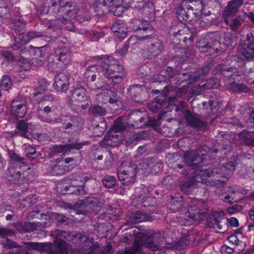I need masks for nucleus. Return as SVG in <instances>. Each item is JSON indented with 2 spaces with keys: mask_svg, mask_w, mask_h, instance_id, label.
I'll list each match as a JSON object with an SVG mask.
<instances>
[{
  "mask_svg": "<svg viewBox=\"0 0 254 254\" xmlns=\"http://www.w3.org/2000/svg\"><path fill=\"white\" fill-rule=\"evenodd\" d=\"M52 236L54 238L53 243L51 242H24L26 246L14 247L19 249L13 254H32L31 250L46 253L47 254H64V231L56 230L52 232Z\"/></svg>",
  "mask_w": 254,
  "mask_h": 254,
  "instance_id": "obj_1",
  "label": "nucleus"
},
{
  "mask_svg": "<svg viewBox=\"0 0 254 254\" xmlns=\"http://www.w3.org/2000/svg\"><path fill=\"white\" fill-rule=\"evenodd\" d=\"M8 155L12 162V166L8 169L10 179L9 180L13 184H22L27 182L29 179L24 176L25 172L21 176V167L27 166L25 159L19 156L13 150H9Z\"/></svg>",
  "mask_w": 254,
  "mask_h": 254,
  "instance_id": "obj_2",
  "label": "nucleus"
},
{
  "mask_svg": "<svg viewBox=\"0 0 254 254\" xmlns=\"http://www.w3.org/2000/svg\"><path fill=\"white\" fill-rule=\"evenodd\" d=\"M104 200L95 197L87 198L73 203L64 202V209L76 211L77 214L88 215L92 213L96 208L101 207Z\"/></svg>",
  "mask_w": 254,
  "mask_h": 254,
  "instance_id": "obj_3",
  "label": "nucleus"
},
{
  "mask_svg": "<svg viewBox=\"0 0 254 254\" xmlns=\"http://www.w3.org/2000/svg\"><path fill=\"white\" fill-rule=\"evenodd\" d=\"M127 122L129 126L135 128L151 126L155 130H157L159 125L158 121L147 117L145 113L138 110L132 111L128 114Z\"/></svg>",
  "mask_w": 254,
  "mask_h": 254,
  "instance_id": "obj_4",
  "label": "nucleus"
},
{
  "mask_svg": "<svg viewBox=\"0 0 254 254\" xmlns=\"http://www.w3.org/2000/svg\"><path fill=\"white\" fill-rule=\"evenodd\" d=\"M143 40L145 43L148 44L146 51L149 59H153L157 57L164 49L162 41L157 36L156 33L147 34L140 38Z\"/></svg>",
  "mask_w": 254,
  "mask_h": 254,
  "instance_id": "obj_5",
  "label": "nucleus"
},
{
  "mask_svg": "<svg viewBox=\"0 0 254 254\" xmlns=\"http://www.w3.org/2000/svg\"><path fill=\"white\" fill-rule=\"evenodd\" d=\"M207 146H202L198 148L195 151L187 152L184 155L186 164L194 170L202 165L203 157L207 153Z\"/></svg>",
  "mask_w": 254,
  "mask_h": 254,
  "instance_id": "obj_6",
  "label": "nucleus"
},
{
  "mask_svg": "<svg viewBox=\"0 0 254 254\" xmlns=\"http://www.w3.org/2000/svg\"><path fill=\"white\" fill-rule=\"evenodd\" d=\"M117 174L119 180L123 182V185L133 184L136 178L137 166L130 163H125L122 164Z\"/></svg>",
  "mask_w": 254,
  "mask_h": 254,
  "instance_id": "obj_7",
  "label": "nucleus"
},
{
  "mask_svg": "<svg viewBox=\"0 0 254 254\" xmlns=\"http://www.w3.org/2000/svg\"><path fill=\"white\" fill-rule=\"evenodd\" d=\"M252 68L247 72V71H240L235 66H231L230 64L227 61H223L215 67L213 72L215 74H219L226 79H233L234 76H240L243 74L251 72Z\"/></svg>",
  "mask_w": 254,
  "mask_h": 254,
  "instance_id": "obj_8",
  "label": "nucleus"
},
{
  "mask_svg": "<svg viewBox=\"0 0 254 254\" xmlns=\"http://www.w3.org/2000/svg\"><path fill=\"white\" fill-rule=\"evenodd\" d=\"M239 52L245 60L254 59V34L250 32L239 46Z\"/></svg>",
  "mask_w": 254,
  "mask_h": 254,
  "instance_id": "obj_9",
  "label": "nucleus"
},
{
  "mask_svg": "<svg viewBox=\"0 0 254 254\" xmlns=\"http://www.w3.org/2000/svg\"><path fill=\"white\" fill-rule=\"evenodd\" d=\"M27 111V100L26 98L18 95L13 99L10 104V113L15 118H23Z\"/></svg>",
  "mask_w": 254,
  "mask_h": 254,
  "instance_id": "obj_10",
  "label": "nucleus"
},
{
  "mask_svg": "<svg viewBox=\"0 0 254 254\" xmlns=\"http://www.w3.org/2000/svg\"><path fill=\"white\" fill-rule=\"evenodd\" d=\"M204 39H201L198 42L197 47L202 52L211 51V50H218L217 45L219 41L216 39L217 33L210 32L203 35Z\"/></svg>",
  "mask_w": 254,
  "mask_h": 254,
  "instance_id": "obj_11",
  "label": "nucleus"
},
{
  "mask_svg": "<svg viewBox=\"0 0 254 254\" xmlns=\"http://www.w3.org/2000/svg\"><path fill=\"white\" fill-rule=\"evenodd\" d=\"M89 70L96 71L91 75V78L87 81V85L92 90H100L105 87L106 82L101 69H99L95 66L89 67Z\"/></svg>",
  "mask_w": 254,
  "mask_h": 254,
  "instance_id": "obj_12",
  "label": "nucleus"
},
{
  "mask_svg": "<svg viewBox=\"0 0 254 254\" xmlns=\"http://www.w3.org/2000/svg\"><path fill=\"white\" fill-rule=\"evenodd\" d=\"M134 234L135 240L132 246L130 247L125 248L117 252V254H136L141 253L140 245L143 244L147 234L139 232Z\"/></svg>",
  "mask_w": 254,
  "mask_h": 254,
  "instance_id": "obj_13",
  "label": "nucleus"
},
{
  "mask_svg": "<svg viewBox=\"0 0 254 254\" xmlns=\"http://www.w3.org/2000/svg\"><path fill=\"white\" fill-rule=\"evenodd\" d=\"M183 117L188 125L194 128L202 130L207 127V123L201 120L198 114L192 113L189 110L183 111Z\"/></svg>",
  "mask_w": 254,
  "mask_h": 254,
  "instance_id": "obj_14",
  "label": "nucleus"
},
{
  "mask_svg": "<svg viewBox=\"0 0 254 254\" xmlns=\"http://www.w3.org/2000/svg\"><path fill=\"white\" fill-rule=\"evenodd\" d=\"M244 0H231L229 1L223 12L224 22L229 24L231 18L238 11Z\"/></svg>",
  "mask_w": 254,
  "mask_h": 254,
  "instance_id": "obj_15",
  "label": "nucleus"
},
{
  "mask_svg": "<svg viewBox=\"0 0 254 254\" xmlns=\"http://www.w3.org/2000/svg\"><path fill=\"white\" fill-rule=\"evenodd\" d=\"M223 212H214L208 215L206 220L207 227L213 228L217 232L222 230V220L223 219Z\"/></svg>",
  "mask_w": 254,
  "mask_h": 254,
  "instance_id": "obj_16",
  "label": "nucleus"
},
{
  "mask_svg": "<svg viewBox=\"0 0 254 254\" xmlns=\"http://www.w3.org/2000/svg\"><path fill=\"white\" fill-rule=\"evenodd\" d=\"M212 67V63L209 62L201 68L197 69L195 71L184 73H183V76H188L186 80H189V83L191 84L196 81V80L200 77L206 75L210 71Z\"/></svg>",
  "mask_w": 254,
  "mask_h": 254,
  "instance_id": "obj_17",
  "label": "nucleus"
},
{
  "mask_svg": "<svg viewBox=\"0 0 254 254\" xmlns=\"http://www.w3.org/2000/svg\"><path fill=\"white\" fill-rule=\"evenodd\" d=\"M131 99L136 102H142L146 95V89L144 85L134 84L128 89Z\"/></svg>",
  "mask_w": 254,
  "mask_h": 254,
  "instance_id": "obj_18",
  "label": "nucleus"
},
{
  "mask_svg": "<svg viewBox=\"0 0 254 254\" xmlns=\"http://www.w3.org/2000/svg\"><path fill=\"white\" fill-rule=\"evenodd\" d=\"M43 36L41 32L36 31H30L25 34L20 35L15 39L12 48L14 50H17L21 48L24 44L28 42L30 40Z\"/></svg>",
  "mask_w": 254,
  "mask_h": 254,
  "instance_id": "obj_19",
  "label": "nucleus"
},
{
  "mask_svg": "<svg viewBox=\"0 0 254 254\" xmlns=\"http://www.w3.org/2000/svg\"><path fill=\"white\" fill-rule=\"evenodd\" d=\"M42 226V223L40 222H18L15 223L14 227L18 232L25 233L33 232Z\"/></svg>",
  "mask_w": 254,
  "mask_h": 254,
  "instance_id": "obj_20",
  "label": "nucleus"
},
{
  "mask_svg": "<svg viewBox=\"0 0 254 254\" xmlns=\"http://www.w3.org/2000/svg\"><path fill=\"white\" fill-rule=\"evenodd\" d=\"M51 112V108L49 106H46L44 110H42L41 108L38 107L37 109V113L38 118L42 122H45L48 124H57L61 123L62 121V119L55 118L54 120H52L48 114Z\"/></svg>",
  "mask_w": 254,
  "mask_h": 254,
  "instance_id": "obj_21",
  "label": "nucleus"
},
{
  "mask_svg": "<svg viewBox=\"0 0 254 254\" xmlns=\"http://www.w3.org/2000/svg\"><path fill=\"white\" fill-rule=\"evenodd\" d=\"M179 7L187 11H194L195 10H202L203 2L200 0H184Z\"/></svg>",
  "mask_w": 254,
  "mask_h": 254,
  "instance_id": "obj_22",
  "label": "nucleus"
},
{
  "mask_svg": "<svg viewBox=\"0 0 254 254\" xmlns=\"http://www.w3.org/2000/svg\"><path fill=\"white\" fill-rule=\"evenodd\" d=\"M134 8L142 10V13L149 19L153 20L155 17V8L150 1L143 2L140 4H134Z\"/></svg>",
  "mask_w": 254,
  "mask_h": 254,
  "instance_id": "obj_23",
  "label": "nucleus"
},
{
  "mask_svg": "<svg viewBox=\"0 0 254 254\" xmlns=\"http://www.w3.org/2000/svg\"><path fill=\"white\" fill-rule=\"evenodd\" d=\"M176 14L178 20L181 23L191 21L197 17L195 11H187L179 6L177 8Z\"/></svg>",
  "mask_w": 254,
  "mask_h": 254,
  "instance_id": "obj_24",
  "label": "nucleus"
},
{
  "mask_svg": "<svg viewBox=\"0 0 254 254\" xmlns=\"http://www.w3.org/2000/svg\"><path fill=\"white\" fill-rule=\"evenodd\" d=\"M202 104L203 110H204L207 117L216 114L218 112L220 108L218 102L211 100L203 102Z\"/></svg>",
  "mask_w": 254,
  "mask_h": 254,
  "instance_id": "obj_25",
  "label": "nucleus"
},
{
  "mask_svg": "<svg viewBox=\"0 0 254 254\" xmlns=\"http://www.w3.org/2000/svg\"><path fill=\"white\" fill-rule=\"evenodd\" d=\"M112 73L109 74H106L105 76L114 83L118 84L123 81V77L126 75L125 70L123 66H119L117 71H112V69L110 70Z\"/></svg>",
  "mask_w": 254,
  "mask_h": 254,
  "instance_id": "obj_26",
  "label": "nucleus"
},
{
  "mask_svg": "<svg viewBox=\"0 0 254 254\" xmlns=\"http://www.w3.org/2000/svg\"><path fill=\"white\" fill-rule=\"evenodd\" d=\"M152 219V217L148 216L143 212L138 211L133 214L129 217V219L127 221L126 223L128 224H134L142 221H151Z\"/></svg>",
  "mask_w": 254,
  "mask_h": 254,
  "instance_id": "obj_27",
  "label": "nucleus"
},
{
  "mask_svg": "<svg viewBox=\"0 0 254 254\" xmlns=\"http://www.w3.org/2000/svg\"><path fill=\"white\" fill-rule=\"evenodd\" d=\"M165 236L166 235L164 233L161 234L160 232H157L150 235L147 234L143 244L151 247L153 244L154 241L158 243L163 242L165 239Z\"/></svg>",
  "mask_w": 254,
  "mask_h": 254,
  "instance_id": "obj_28",
  "label": "nucleus"
},
{
  "mask_svg": "<svg viewBox=\"0 0 254 254\" xmlns=\"http://www.w3.org/2000/svg\"><path fill=\"white\" fill-rule=\"evenodd\" d=\"M99 248V245L97 242H94V239L92 238H86L84 240V244L83 249L86 253L83 254H98L95 252Z\"/></svg>",
  "mask_w": 254,
  "mask_h": 254,
  "instance_id": "obj_29",
  "label": "nucleus"
},
{
  "mask_svg": "<svg viewBox=\"0 0 254 254\" xmlns=\"http://www.w3.org/2000/svg\"><path fill=\"white\" fill-rule=\"evenodd\" d=\"M78 8L74 2L67 1L64 3V14L66 18L75 19Z\"/></svg>",
  "mask_w": 254,
  "mask_h": 254,
  "instance_id": "obj_30",
  "label": "nucleus"
},
{
  "mask_svg": "<svg viewBox=\"0 0 254 254\" xmlns=\"http://www.w3.org/2000/svg\"><path fill=\"white\" fill-rule=\"evenodd\" d=\"M238 136L246 145L254 146V134L253 133L244 130L238 134Z\"/></svg>",
  "mask_w": 254,
  "mask_h": 254,
  "instance_id": "obj_31",
  "label": "nucleus"
},
{
  "mask_svg": "<svg viewBox=\"0 0 254 254\" xmlns=\"http://www.w3.org/2000/svg\"><path fill=\"white\" fill-rule=\"evenodd\" d=\"M185 103L183 101H181L180 102V106L176 105L175 104H168V105L165 107V111H162L161 113L158 115L157 121H158V123L159 121L163 118L165 114L167 112H172V111H175L176 112L182 111L183 110V106H184Z\"/></svg>",
  "mask_w": 254,
  "mask_h": 254,
  "instance_id": "obj_32",
  "label": "nucleus"
},
{
  "mask_svg": "<svg viewBox=\"0 0 254 254\" xmlns=\"http://www.w3.org/2000/svg\"><path fill=\"white\" fill-rule=\"evenodd\" d=\"M206 177H207V173L206 170L204 169L200 170L198 173L190 178L195 187L196 186L197 183L206 184L207 179Z\"/></svg>",
  "mask_w": 254,
  "mask_h": 254,
  "instance_id": "obj_33",
  "label": "nucleus"
},
{
  "mask_svg": "<svg viewBox=\"0 0 254 254\" xmlns=\"http://www.w3.org/2000/svg\"><path fill=\"white\" fill-rule=\"evenodd\" d=\"M207 173V177L216 175H222L223 176L228 174L226 168L223 165H218L217 166L211 169H205Z\"/></svg>",
  "mask_w": 254,
  "mask_h": 254,
  "instance_id": "obj_34",
  "label": "nucleus"
},
{
  "mask_svg": "<svg viewBox=\"0 0 254 254\" xmlns=\"http://www.w3.org/2000/svg\"><path fill=\"white\" fill-rule=\"evenodd\" d=\"M171 200L169 202L170 209L173 211H177L182 208L183 205V198L182 196L174 197L171 196Z\"/></svg>",
  "mask_w": 254,
  "mask_h": 254,
  "instance_id": "obj_35",
  "label": "nucleus"
},
{
  "mask_svg": "<svg viewBox=\"0 0 254 254\" xmlns=\"http://www.w3.org/2000/svg\"><path fill=\"white\" fill-rule=\"evenodd\" d=\"M106 66H105V75L106 74H109V73H111L112 72L110 70L112 69V71H117L119 68V66H123L122 65L119 64V62L111 57L109 62H108V64H106Z\"/></svg>",
  "mask_w": 254,
  "mask_h": 254,
  "instance_id": "obj_36",
  "label": "nucleus"
},
{
  "mask_svg": "<svg viewBox=\"0 0 254 254\" xmlns=\"http://www.w3.org/2000/svg\"><path fill=\"white\" fill-rule=\"evenodd\" d=\"M106 123L102 120L98 124L95 123L93 128V135L95 136H101L106 130Z\"/></svg>",
  "mask_w": 254,
  "mask_h": 254,
  "instance_id": "obj_37",
  "label": "nucleus"
},
{
  "mask_svg": "<svg viewBox=\"0 0 254 254\" xmlns=\"http://www.w3.org/2000/svg\"><path fill=\"white\" fill-rule=\"evenodd\" d=\"M166 102L164 100H161L158 97L153 101L148 104V107L153 112H156L162 107L165 105Z\"/></svg>",
  "mask_w": 254,
  "mask_h": 254,
  "instance_id": "obj_38",
  "label": "nucleus"
},
{
  "mask_svg": "<svg viewBox=\"0 0 254 254\" xmlns=\"http://www.w3.org/2000/svg\"><path fill=\"white\" fill-rule=\"evenodd\" d=\"M78 118L76 116H66L64 119V129L74 128L78 125Z\"/></svg>",
  "mask_w": 254,
  "mask_h": 254,
  "instance_id": "obj_39",
  "label": "nucleus"
},
{
  "mask_svg": "<svg viewBox=\"0 0 254 254\" xmlns=\"http://www.w3.org/2000/svg\"><path fill=\"white\" fill-rule=\"evenodd\" d=\"M111 30L119 38H124L127 34V29L125 30L123 29L121 24L117 22H115L113 24Z\"/></svg>",
  "mask_w": 254,
  "mask_h": 254,
  "instance_id": "obj_40",
  "label": "nucleus"
},
{
  "mask_svg": "<svg viewBox=\"0 0 254 254\" xmlns=\"http://www.w3.org/2000/svg\"><path fill=\"white\" fill-rule=\"evenodd\" d=\"M229 88L231 90L238 93H247L250 90L249 87L246 85L242 83H238L235 81L229 84Z\"/></svg>",
  "mask_w": 254,
  "mask_h": 254,
  "instance_id": "obj_41",
  "label": "nucleus"
},
{
  "mask_svg": "<svg viewBox=\"0 0 254 254\" xmlns=\"http://www.w3.org/2000/svg\"><path fill=\"white\" fill-rule=\"evenodd\" d=\"M53 173L56 175L64 174V161L62 157L57 159L53 167Z\"/></svg>",
  "mask_w": 254,
  "mask_h": 254,
  "instance_id": "obj_42",
  "label": "nucleus"
},
{
  "mask_svg": "<svg viewBox=\"0 0 254 254\" xmlns=\"http://www.w3.org/2000/svg\"><path fill=\"white\" fill-rule=\"evenodd\" d=\"M64 75L60 72L55 77V82L53 84L54 88L57 91H62L64 88Z\"/></svg>",
  "mask_w": 254,
  "mask_h": 254,
  "instance_id": "obj_43",
  "label": "nucleus"
},
{
  "mask_svg": "<svg viewBox=\"0 0 254 254\" xmlns=\"http://www.w3.org/2000/svg\"><path fill=\"white\" fill-rule=\"evenodd\" d=\"M29 127V124L27 123L24 120H20L16 125V128L21 132L22 137L28 138L27 134L28 132V128Z\"/></svg>",
  "mask_w": 254,
  "mask_h": 254,
  "instance_id": "obj_44",
  "label": "nucleus"
},
{
  "mask_svg": "<svg viewBox=\"0 0 254 254\" xmlns=\"http://www.w3.org/2000/svg\"><path fill=\"white\" fill-rule=\"evenodd\" d=\"M12 85V81L10 77L7 75L2 76L0 81V87L1 90L4 91L8 90Z\"/></svg>",
  "mask_w": 254,
  "mask_h": 254,
  "instance_id": "obj_45",
  "label": "nucleus"
},
{
  "mask_svg": "<svg viewBox=\"0 0 254 254\" xmlns=\"http://www.w3.org/2000/svg\"><path fill=\"white\" fill-rule=\"evenodd\" d=\"M75 19L82 22L85 20H88L90 19L89 12L85 9H77Z\"/></svg>",
  "mask_w": 254,
  "mask_h": 254,
  "instance_id": "obj_46",
  "label": "nucleus"
},
{
  "mask_svg": "<svg viewBox=\"0 0 254 254\" xmlns=\"http://www.w3.org/2000/svg\"><path fill=\"white\" fill-rule=\"evenodd\" d=\"M26 156L31 160H35L39 156V153L36 152L35 148L30 145H27L25 148Z\"/></svg>",
  "mask_w": 254,
  "mask_h": 254,
  "instance_id": "obj_47",
  "label": "nucleus"
},
{
  "mask_svg": "<svg viewBox=\"0 0 254 254\" xmlns=\"http://www.w3.org/2000/svg\"><path fill=\"white\" fill-rule=\"evenodd\" d=\"M180 187L181 190L187 194H189L192 191V187H194L190 178H189L186 181L181 182Z\"/></svg>",
  "mask_w": 254,
  "mask_h": 254,
  "instance_id": "obj_48",
  "label": "nucleus"
},
{
  "mask_svg": "<svg viewBox=\"0 0 254 254\" xmlns=\"http://www.w3.org/2000/svg\"><path fill=\"white\" fill-rule=\"evenodd\" d=\"M83 144L84 143L74 142L64 144V154L68 153H73L75 149L79 150L81 149Z\"/></svg>",
  "mask_w": 254,
  "mask_h": 254,
  "instance_id": "obj_49",
  "label": "nucleus"
},
{
  "mask_svg": "<svg viewBox=\"0 0 254 254\" xmlns=\"http://www.w3.org/2000/svg\"><path fill=\"white\" fill-rule=\"evenodd\" d=\"M105 5L100 1L93 3L92 7L97 16H101L104 14L106 10Z\"/></svg>",
  "mask_w": 254,
  "mask_h": 254,
  "instance_id": "obj_50",
  "label": "nucleus"
},
{
  "mask_svg": "<svg viewBox=\"0 0 254 254\" xmlns=\"http://www.w3.org/2000/svg\"><path fill=\"white\" fill-rule=\"evenodd\" d=\"M64 190L69 191V194L76 195L81 194L83 191L82 187L79 186H66L64 187Z\"/></svg>",
  "mask_w": 254,
  "mask_h": 254,
  "instance_id": "obj_51",
  "label": "nucleus"
},
{
  "mask_svg": "<svg viewBox=\"0 0 254 254\" xmlns=\"http://www.w3.org/2000/svg\"><path fill=\"white\" fill-rule=\"evenodd\" d=\"M72 93L75 95L76 100L79 101L80 103L83 100L86 93V89L83 87H79L77 89H72Z\"/></svg>",
  "mask_w": 254,
  "mask_h": 254,
  "instance_id": "obj_52",
  "label": "nucleus"
},
{
  "mask_svg": "<svg viewBox=\"0 0 254 254\" xmlns=\"http://www.w3.org/2000/svg\"><path fill=\"white\" fill-rule=\"evenodd\" d=\"M102 183L105 187L112 188L116 185V180L113 176L106 175L103 178Z\"/></svg>",
  "mask_w": 254,
  "mask_h": 254,
  "instance_id": "obj_53",
  "label": "nucleus"
},
{
  "mask_svg": "<svg viewBox=\"0 0 254 254\" xmlns=\"http://www.w3.org/2000/svg\"><path fill=\"white\" fill-rule=\"evenodd\" d=\"M116 216V214L114 213L105 212L101 214L100 215L97 216L98 220L97 224H101L103 223V220L108 221L109 220L113 219L114 217Z\"/></svg>",
  "mask_w": 254,
  "mask_h": 254,
  "instance_id": "obj_54",
  "label": "nucleus"
},
{
  "mask_svg": "<svg viewBox=\"0 0 254 254\" xmlns=\"http://www.w3.org/2000/svg\"><path fill=\"white\" fill-rule=\"evenodd\" d=\"M89 112L93 115L102 116L106 113V110L101 106L94 105L90 107Z\"/></svg>",
  "mask_w": 254,
  "mask_h": 254,
  "instance_id": "obj_55",
  "label": "nucleus"
},
{
  "mask_svg": "<svg viewBox=\"0 0 254 254\" xmlns=\"http://www.w3.org/2000/svg\"><path fill=\"white\" fill-rule=\"evenodd\" d=\"M125 128L126 126L122 122V120L120 118H118L114 122V124L110 129L121 132L125 130Z\"/></svg>",
  "mask_w": 254,
  "mask_h": 254,
  "instance_id": "obj_56",
  "label": "nucleus"
},
{
  "mask_svg": "<svg viewBox=\"0 0 254 254\" xmlns=\"http://www.w3.org/2000/svg\"><path fill=\"white\" fill-rule=\"evenodd\" d=\"M142 29L144 31L148 30V34H150L151 33H155V31L153 28V27L151 25L149 22L147 20H143L141 24V26L137 28V30Z\"/></svg>",
  "mask_w": 254,
  "mask_h": 254,
  "instance_id": "obj_57",
  "label": "nucleus"
},
{
  "mask_svg": "<svg viewBox=\"0 0 254 254\" xmlns=\"http://www.w3.org/2000/svg\"><path fill=\"white\" fill-rule=\"evenodd\" d=\"M105 92L109 97L108 101L110 103H117L119 101V97L117 93L111 90H106Z\"/></svg>",
  "mask_w": 254,
  "mask_h": 254,
  "instance_id": "obj_58",
  "label": "nucleus"
},
{
  "mask_svg": "<svg viewBox=\"0 0 254 254\" xmlns=\"http://www.w3.org/2000/svg\"><path fill=\"white\" fill-rule=\"evenodd\" d=\"M73 90H70V93L68 94L67 102L68 104L72 107L79 106L80 102L76 100V97L73 93H72Z\"/></svg>",
  "mask_w": 254,
  "mask_h": 254,
  "instance_id": "obj_59",
  "label": "nucleus"
},
{
  "mask_svg": "<svg viewBox=\"0 0 254 254\" xmlns=\"http://www.w3.org/2000/svg\"><path fill=\"white\" fill-rule=\"evenodd\" d=\"M55 54L56 57V60L58 62L57 63V66L59 65L60 67L62 68L63 64L62 58L64 55V50L61 48H57L55 51Z\"/></svg>",
  "mask_w": 254,
  "mask_h": 254,
  "instance_id": "obj_60",
  "label": "nucleus"
},
{
  "mask_svg": "<svg viewBox=\"0 0 254 254\" xmlns=\"http://www.w3.org/2000/svg\"><path fill=\"white\" fill-rule=\"evenodd\" d=\"M110 58L111 57L105 56H96L93 58V60L97 61L103 68H105L106 64H108V62H109Z\"/></svg>",
  "mask_w": 254,
  "mask_h": 254,
  "instance_id": "obj_61",
  "label": "nucleus"
},
{
  "mask_svg": "<svg viewBox=\"0 0 254 254\" xmlns=\"http://www.w3.org/2000/svg\"><path fill=\"white\" fill-rule=\"evenodd\" d=\"M190 241L187 237H183L177 244V247L180 249H185L189 245Z\"/></svg>",
  "mask_w": 254,
  "mask_h": 254,
  "instance_id": "obj_62",
  "label": "nucleus"
},
{
  "mask_svg": "<svg viewBox=\"0 0 254 254\" xmlns=\"http://www.w3.org/2000/svg\"><path fill=\"white\" fill-rule=\"evenodd\" d=\"M241 24V19L240 18L235 17L230 24V28L233 31H236Z\"/></svg>",
  "mask_w": 254,
  "mask_h": 254,
  "instance_id": "obj_63",
  "label": "nucleus"
},
{
  "mask_svg": "<svg viewBox=\"0 0 254 254\" xmlns=\"http://www.w3.org/2000/svg\"><path fill=\"white\" fill-rule=\"evenodd\" d=\"M112 10L115 16H120L123 12V7L120 5L119 3H117L114 6H111Z\"/></svg>",
  "mask_w": 254,
  "mask_h": 254,
  "instance_id": "obj_64",
  "label": "nucleus"
}]
</instances>
